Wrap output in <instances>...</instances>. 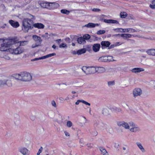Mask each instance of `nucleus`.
I'll return each mask as SVG.
<instances>
[{
    "mask_svg": "<svg viewBox=\"0 0 155 155\" xmlns=\"http://www.w3.org/2000/svg\"><path fill=\"white\" fill-rule=\"evenodd\" d=\"M13 77L15 79L23 82L30 81L32 79L31 74L25 71L21 72L18 74H14Z\"/></svg>",
    "mask_w": 155,
    "mask_h": 155,
    "instance_id": "f257e3e1",
    "label": "nucleus"
},
{
    "mask_svg": "<svg viewBox=\"0 0 155 155\" xmlns=\"http://www.w3.org/2000/svg\"><path fill=\"white\" fill-rule=\"evenodd\" d=\"M4 43L1 45L0 50L1 51H6L9 50V48L12 45L18 43V41L15 38L7 39L4 41Z\"/></svg>",
    "mask_w": 155,
    "mask_h": 155,
    "instance_id": "f03ea898",
    "label": "nucleus"
},
{
    "mask_svg": "<svg viewBox=\"0 0 155 155\" xmlns=\"http://www.w3.org/2000/svg\"><path fill=\"white\" fill-rule=\"evenodd\" d=\"M33 21L28 18H24L22 21V30L25 33L28 32V30L32 29L33 27Z\"/></svg>",
    "mask_w": 155,
    "mask_h": 155,
    "instance_id": "7ed1b4c3",
    "label": "nucleus"
},
{
    "mask_svg": "<svg viewBox=\"0 0 155 155\" xmlns=\"http://www.w3.org/2000/svg\"><path fill=\"white\" fill-rule=\"evenodd\" d=\"M15 78L13 75L10 77L5 79L0 80V87H11L13 85V81Z\"/></svg>",
    "mask_w": 155,
    "mask_h": 155,
    "instance_id": "20e7f679",
    "label": "nucleus"
},
{
    "mask_svg": "<svg viewBox=\"0 0 155 155\" xmlns=\"http://www.w3.org/2000/svg\"><path fill=\"white\" fill-rule=\"evenodd\" d=\"M130 126L131 127L130 128V130L132 132L137 133L140 131V128L136 124L132 122L129 123Z\"/></svg>",
    "mask_w": 155,
    "mask_h": 155,
    "instance_id": "39448f33",
    "label": "nucleus"
},
{
    "mask_svg": "<svg viewBox=\"0 0 155 155\" xmlns=\"http://www.w3.org/2000/svg\"><path fill=\"white\" fill-rule=\"evenodd\" d=\"M24 49L20 47L17 48L15 49L10 48L9 51L13 54H21L24 52Z\"/></svg>",
    "mask_w": 155,
    "mask_h": 155,
    "instance_id": "423d86ee",
    "label": "nucleus"
},
{
    "mask_svg": "<svg viewBox=\"0 0 155 155\" xmlns=\"http://www.w3.org/2000/svg\"><path fill=\"white\" fill-rule=\"evenodd\" d=\"M45 4V8L49 9L56 8L59 6V4L55 2H47Z\"/></svg>",
    "mask_w": 155,
    "mask_h": 155,
    "instance_id": "0eeeda50",
    "label": "nucleus"
},
{
    "mask_svg": "<svg viewBox=\"0 0 155 155\" xmlns=\"http://www.w3.org/2000/svg\"><path fill=\"white\" fill-rule=\"evenodd\" d=\"M18 152L22 155H29L30 151L26 148L21 147L18 149Z\"/></svg>",
    "mask_w": 155,
    "mask_h": 155,
    "instance_id": "6e6552de",
    "label": "nucleus"
},
{
    "mask_svg": "<svg viewBox=\"0 0 155 155\" xmlns=\"http://www.w3.org/2000/svg\"><path fill=\"white\" fill-rule=\"evenodd\" d=\"M112 112V107L109 108L106 107L104 108L102 110V114L105 116L110 115Z\"/></svg>",
    "mask_w": 155,
    "mask_h": 155,
    "instance_id": "1a4fd4ad",
    "label": "nucleus"
},
{
    "mask_svg": "<svg viewBox=\"0 0 155 155\" xmlns=\"http://www.w3.org/2000/svg\"><path fill=\"white\" fill-rule=\"evenodd\" d=\"M117 125L119 127L122 126L126 129H129L130 125L124 121H118L117 122Z\"/></svg>",
    "mask_w": 155,
    "mask_h": 155,
    "instance_id": "9d476101",
    "label": "nucleus"
},
{
    "mask_svg": "<svg viewBox=\"0 0 155 155\" xmlns=\"http://www.w3.org/2000/svg\"><path fill=\"white\" fill-rule=\"evenodd\" d=\"M134 97H136L138 96H140L142 93V91L140 88H136L133 91Z\"/></svg>",
    "mask_w": 155,
    "mask_h": 155,
    "instance_id": "9b49d317",
    "label": "nucleus"
},
{
    "mask_svg": "<svg viewBox=\"0 0 155 155\" xmlns=\"http://www.w3.org/2000/svg\"><path fill=\"white\" fill-rule=\"evenodd\" d=\"M55 55H56V54L55 53H51V54H50L46 55L41 57L34 59L32 60V61H36V60H41V59H45V58H48L49 57H51L53 56H54Z\"/></svg>",
    "mask_w": 155,
    "mask_h": 155,
    "instance_id": "f8f14e48",
    "label": "nucleus"
},
{
    "mask_svg": "<svg viewBox=\"0 0 155 155\" xmlns=\"http://www.w3.org/2000/svg\"><path fill=\"white\" fill-rule=\"evenodd\" d=\"M9 23L13 27L17 28L19 26V24L17 21H15L13 20H9Z\"/></svg>",
    "mask_w": 155,
    "mask_h": 155,
    "instance_id": "ddd939ff",
    "label": "nucleus"
},
{
    "mask_svg": "<svg viewBox=\"0 0 155 155\" xmlns=\"http://www.w3.org/2000/svg\"><path fill=\"white\" fill-rule=\"evenodd\" d=\"M116 36H120L123 37L124 39H126L127 38H130L132 35L129 34H119L115 35Z\"/></svg>",
    "mask_w": 155,
    "mask_h": 155,
    "instance_id": "4468645a",
    "label": "nucleus"
},
{
    "mask_svg": "<svg viewBox=\"0 0 155 155\" xmlns=\"http://www.w3.org/2000/svg\"><path fill=\"white\" fill-rule=\"evenodd\" d=\"M101 45L99 44H94L92 46V49L93 51L95 52L98 51L100 48Z\"/></svg>",
    "mask_w": 155,
    "mask_h": 155,
    "instance_id": "2eb2a0df",
    "label": "nucleus"
},
{
    "mask_svg": "<svg viewBox=\"0 0 155 155\" xmlns=\"http://www.w3.org/2000/svg\"><path fill=\"white\" fill-rule=\"evenodd\" d=\"M96 72L99 73H104L105 71V68L102 67L97 66L96 67Z\"/></svg>",
    "mask_w": 155,
    "mask_h": 155,
    "instance_id": "dca6fc26",
    "label": "nucleus"
},
{
    "mask_svg": "<svg viewBox=\"0 0 155 155\" xmlns=\"http://www.w3.org/2000/svg\"><path fill=\"white\" fill-rule=\"evenodd\" d=\"M144 70L141 68H135L131 70V71L133 73H137L141 71H144Z\"/></svg>",
    "mask_w": 155,
    "mask_h": 155,
    "instance_id": "f3484780",
    "label": "nucleus"
},
{
    "mask_svg": "<svg viewBox=\"0 0 155 155\" xmlns=\"http://www.w3.org/2000/svg\"><path fill=\"white\" fill-rule=\"evenodd\" d=\"M97 24H94L92 23H89L88 24L85 25L83 26V27H86L88 28H94L96 26H98Z\"/></svg>",
    "mask_w": 155,
    "mask_h": 155,
    "instance_id": "a211bd4d",
    "label": "nucleus"
},
{
    "mask_svg": "<svg viewBox=\"0 0 155 155\" xmlns=\"http://www.w3.org/2000/svg\"><path fill=\"white\" fill-rule=\"evenodd\" d=\"M95 72H96V67H88V73H87V74H91L94 73Z\"/></svg>",
    "mask_w": 155,
    "mask_h": 155,
    "instance_id": "6ab92c4d",
    "label": "nucleus"
},
{
    "mask_svg": "<svg viewBox=\"0 0 155 155\" xmlns=\"http://www.w3.org/2000/svg\"><path fill=\"white\" fill-rule=\"evenodd\" d=\"M136 144L139 149L142 153H144L145 152V150L140 143L137 142L136 143Z\"/></svg>",
    "mask_w": 155,
    "mask_h": 155,
    "instance_id": "aec40b11",
    "label": "nucleus"
},
{
    "mask_svg": "<svg viewBox=\"0 0 155 155\" xmlns=\"http://www.w3.org/2000/svg\"><path fill=\"white\" fill-rule=\"evenodd\" d=\"M33 39L39 43L40 44L41 43L42 40L41 38L36 35H34L32 37Z\"/></svg>",
    "mask_w": 155,
    "mask_h": 155,
    "instance_id": "412c9836",
    "label": "nucleus"
},
{
    "mask_svg": "<svg viewBox=\"0 0 155 155\" xmlns=\"http://www.w3.org/2000/svg\"><path fill=\"white\" fill-rule=\"evenodd\" d=\"M33 26L38 28H43L45 27L44 25L41 23H36L33 24Z\"/></svg>",
    "mask_w": 155,
    "mask_h": 155,
    "instance_id": "4be33fe9",
    "label": "nucleus"
},
{
    "mask_svg": "<svg viewBox=\"0 0 155 155\" xmlns=\"http://www.w3.org/2000/svg\"><path fill=\"white\" fill-rule=\"evenodd\" d=\"M104 21L107 23L117 24L118 23L117 21L113 19H105Z\"/></svg>",
    "mask_w": 155,
    "mask_h": 155,
    "instance_id": "5701e85b",
    "label": "nucleus"
},
{
    "mask_svg": "<svg viewBox=\"0 0 155 155\" xmlns=\"http://www.w3.org/2000/svg\"><path fill=\"white\" fill-rule=\"evenodd\" d=\"M80 102H82L86 105H87L88 106H90L91 104L90 103H88L87 102L83 100H78L77 101L75 102V104L76 105H78L79 104V103Z\"/></svg>",
    "mask_w": 155,
    "mask_h": 155,
    "instance_id": "b1692460",
    "label": "nucleus"
},
{
    "mask_svg": "<svg viewBox=\"0 0 155 155\" xmlns=\"http://www.w3.org/2000/svg\"><path fill=\"white\" fill-rule=\"evenodd\" d=\"M101 44L102 47H108L110 45V44L109 41H101Z\"/></svg>",
    "mask_w": 155,
    "mask_h": 155,
    "instance_id": "393cba45",
    "label": "nucleus"
},
{
    "mask_svg": "<svg viewBox=\"0 0 155 155\" xmlns=\"http://www.w3.org/2000/svg\"><path fill=\"white\" fill-rule=\"evenodd\" d=\"M14 121L15 124H17L20 121V117L18 114L15 115L14 117Z\"/></svg>",
    "mask_w": 155,
    "mask_h": 155,
    "instance_id": "a878e982",
    "label": "nucleus"
},
{
    "mask_svg": "<svg viewBox=\"0 0 155 155\" xmlns=\"http://www.w3.org/2000/svg\"><path fill=\"white\" fill-rule=\"evenodd\" d=\"M77 41L79 44H84L86 42V41L82 37H80L77 39Z\"/></svg>",
    "mask_w": 155,
    "mask_h": 155,
    "instance_id": "bb28decb",
    "label": "nucleus"
},
{
    "mask_svg": "<svg viewBox=\"0 0 155 155\" xmlns=\"http://www.w3.org/2000/svg\"><path fill=\"white\" fill-rule=\"evenodd\" d=\"M155 49H148L147 51V52L149 55L155 56Z\"/></svg>",
    "mask_w": 155,
    "mask_h": 155,
    "instance_id": "cd10ccee",
    "label": "nucleus"
},
{
    "mask_svg": "<svg viewBox=\"0 0 155 155\" xmlns=\"http://www.w3.org/2000/svg\"><path fill=\"white\" fill-rule=\"evenodd\" d=\"M100 150L101 152V154L103 155H109L107 151L104 148L101 147Z\"/></svg>",
    "mask_w": 155,
    "mask_h": 155,
    "instance_id": "c85d7f7f",
    "label": "nucleus"
},
{
    "mask_svg": "<svg viewBox=\"0 0 155 155\" xmlns=\"http://www.w3.org/2000/svg\"><path fill=\"white\" fill-rule=\"evenodd\" d=\"M107 56H102L99 58L98 61L100 62H107Z\"/></svg>",
    "mask_w": 155,
    "mask_h": 155,
    "instance_id": "c756f323",
    "label": "nucleus"
},
{
    "mask_svg": "<svg viewBox=\"0 0 155 155\" xmlns=\"http://www.w3.org/2000/svg\"><path fill=\"white\" fill-rule=\"evenodd\" d=\"M86 51V49L85 48H83L77 51V54L78 55H80L81 54L85 53Z\"/></svg>",
    "mask_w": 155,
    "mask_h": 155,
    "instance_id": "7c9ffc66",
    "label": "nucleus"
},
{
    "mask_svg": "<svg viewBox=\"0 0 155 155\" xmlns=\"http://www.w3.org/2000/svg\"><path fill=\"white\" fill-rule=\"evenodd\" d=\"M112 111H114L116 113L120 112L122 111L121 109L120 108L112 107Z\"/></svg>",
    "mask_w": 155,
    "mask_h": 155,
    "instance_id": "2f4dec72",
    "label": "nucleus"
},
{
    "mask_svg": "<svg viewBox=\"0 0 155 155\" xmlns=\"http://www.w3.org/2000/svg\"><path fill=\"white\" fill-rule=\"evenodd\" d=\"M127 14L125 12H122L120 13V17L122 18H125L127 16Z\"/></svg>",
    "mask_w": 155,
    "mask_h": 155,
    "instance_id": "473e14b6",
    "label": "nucleus"
},
{
    "mask_svg": "<svg viewBox=\"0 0 155 155\" xmlns=\"http://www.w3.org/2000/svg\"><path fill=\"white\" fill-rule=\"evenodd\" d=\"M88 68L86 67V66H84L82 67L81 68L85 73L87 74V73H88Z\"/></svg>",
    "mask_w": 155,
    "mask_h": 155,
    "instance_id": "72a5a7b5",
    "label": "nucleus"
},
{
    "mask_svg": "<svg viewBox=\"0 0 155 155\" xmlns=\"http://www.w3.org/2000/svg\"><path fill=\"white\" fill-rule=\"evenodd\" d=\"M61 12L62 13L65 14L66 15H68L70 13V12L69 11L64 9L61 10Z\"/></svg>",
    "mask_w": 155,
    "mask_h": 155,
    "instance_id": "f704fd0d",
    "label": "nucleus"
},
{
    "mask_svg": "<svg viewBox=\"0 0 155 155\" xmlns=\"http://www.w3.org/2000/svg\"><path fill=\"white\" fill-rule=\"evenodd\" d=\"M16 40H17L16 39H15ZM17 40L18 41V43H15L14 44H16L17 43H19V46H24L26 45V43L27 42V41H19Z\"/></svg>",
    "mask_w": 155,
    "mask_h": 155,
    "instance_id": "c9c22d12",
    "label": "nucleus"
},
{
    "mask_svg": "<svg viewBox=\"0 0 155 155\" xmlns=\"http://www.w3.org/2000/svg\"><path fill=\"white\" fill-rule=\"evenodd\" d=\"M85 141L86 140H85L83 139H81L80 140V143L82 146H83L85 145L86 143Z\"/></svg>",
    "mask_w": 155,
    "mask_h": 155,
    "instance_id": "e433bc0d",
    "label": "nucleus"
},
{
    "mask_svg": "<svg viewBox=\"0 0 155 155\" xmlns=\"http://www.w3.org/2000/svg\"><path fill=\"white\" fill-rule=\"evenodd\" d=\"M107 62H110V61H112L113 59V57L112 56H107Z\"/></svg>",
    "mask_w": 155,
    "mask_h": 155,
    "instance_id": "4c0bfd02",
    "label": "nucleus"
},
{
    "mask_svg": "<svg viewBox=\"0 0 155 155\" xmlns=\"http://www.w3.org/2000/svg\"><path fill=\"white\" fill-rule=\"evenodd\" d=\"M83 38L84 40H88L90 38V36L88 34H86L83 36Z\"/></svg>",
    "mask_w": 155,
    "mask_h": 155,
    "instance_id": "58836bf2",
    "label": "nucleus"
},
{
    "mask_svg": "<svg viewBox=\"0 0 155 155\" xmlns=\"http://www.w3.org/2000/svg\"><path fill=\"white\" fill-rule=\"evenodd\" d=\"M72 126V123L70 121H68L67 123V126L69 127H70Z\"/></svg>",
    "mask_w": 155,
    "mask_h": 155,
    "instance_id": "ea45409f",
    "label": "nucleus"
},
{
    "mask_svg": "<svg viewBox=\"0 0 155 155\" xmlns=\"http://www.w3.org/2000/svg\"><path fill=\"white\" fill-rule=\"evenodd\" d=\"M115 84L114 81H111L108 82V84L109 86L114 85Z\"/></svg>",
    "mask_w": 155,
    "mask_h": 155,
    "instance_id": "a19ab883",
    "label": "nucleus"
},
{
    "mask_svg": "<svg viewBox=\"0 0 155 155\" xmlns=\"http://www.w3.org/2000/svg\"><path fill=\"white\" fill-rule=\"evenodd\" d=\"M105 31L104 30H100L97 31V34L98 35H101L105 33Z\"/></svg>",
    "mask_w": 155,
    "mask_h": 155,
    "instance_id": "79ce46f5",
    "label": "nucleus"
},
{
    "mask_svg": "<svg viewBox=\"0 0 155 155\" xmlns=\"http://www.w3.org/2000/svg\"><path fill=\"white\" fill-rule=\"evenodd\" d=\"M115 31L117 32H122V30H124V29L121 28H117L113 29Z\"/></svg>",
    "mask_w": 155,
    "mask_h": 155,
    "instance_id": "37998d69",
    "label": "nucleus"
},
{
    "mask_svg": "<svg viewBox=\"0 0 155 155\" xmlns=\"http://www.w3.org/2000/svg\"><path fill=\"white\" fill-rule=\"evenodd\" d=\"M59 47L60 48H67V46L66 44L64 43H62L60 45Z\"/></svg>",
    "mask_w": 155,
    "mask_h": 155,
    "instance_id": "c03bdc74",
    "label": "nucleus"
},
{
    "mask_svg": "<svg viewBox=\"0 0 155 155\" xmlns=\"http://www.w3.org/2000/svg\"><path fill=\"white\" fill-rule=\"evenodd\" d=\"M135 31H135L134 29L132 28H129L127 29V32L132 33L134 32Z\"/></svg>",
    "mask_w": 155,
    "mask_h": 155,
    "instance_id": "a18cd8bd",
    "label": "nucleus"
},
{
    "mask_svg": "<svg viewBox=\"0 0 155 155\" xmlns=\"http://www.w3.org/2000/svg\"><path fill=\"white\" fill-rule=\"evenodd\" d=\"M91 134L93 136H95L97 135V132L96 131L94 130L92 132Z\"/></svg>",
    "mask_w": 155,
    "mask_h": 155,
    "instance_id": "49530a36",
    "label": "nucleus"
},
{
    "mask_svg": "<svg viewBox=\"0 0 155 155\" xmlns=\"http://www.w3.org/2000/svg\"><path fill=\"white\" fill-rule=\"evenodd\" d=\"M43 150V148L42 147H41L39 149V150L37 153V155H39L41 153L42 150Z\"/></svg>",
    "mask_w": 155,
    "mask_h": 155,
    "instance_id": "de8ad7c7",
    "label": "nucleus"
},
{
    "mask_svg": "<svg viewBox=\"0 0 155 155\" xmlns=\"http://www.w3.org/2000/svg\"><path fill=\"white\" fill-rule=\"evenodd\" d=\"M51 104L52 106H53V107H57L56 104L55 102V101H54L53 100L51 101Z\"/></svg>",
    "mask_w": 155,
    "mask_h": 155,
    "instance_id": "09e8293b",
    "label": "nucleus"
},
{
    "mask_svg": "<svg viewBox=\"0 0 155 155\" xmlns=\"http://www.w3.org/2000/svg\"><path fill=\"white\" fill-rule=\"evenodd\" d=\"M151 85L155 88V81H151L150 82Z\"/></svg>",
    "mask_w": 155,
    "mask_h": 155,
    "instance_id": "8fccbe9b",
    "label": "nucleus"
},
{
    "mask_svg": "<svg viewBox=\"0 0 155 155\" xmlns=\"http://www.w3.org/2000/svg\"><path fill=\"white\" fill-rule=\"evenodd\" d=\"M39 45V44H33L32 45L31 47L32 48H34L38 46Z\"/></svg>",
    "mask_w": 155,
    "mask_h": 155,
    "instance_id": "3c124183",
    "label": "nucleus"
},
{
    "mask_svg": "<svg viewBox=\"0 0 155 155\" xmlns=\"http://www.w3.org/2000/svg\"><path fill=\"white\" fill-rule=\"evenodd\" d=\"M64 133L66 136L70 137V134L69 133H68V132L67 131H64Z\"/></svg>",
    "mask_w": 155,
    "mask_h": 155,
    "instance_id": "603ef678",
    "label": "nucleus"
},
{
    "mask_svg": "<svg viewBox=\"0 0 155 155\" xmlns=\"http://www.w3.org/2000/svg\"><path fill=\"white\" fill-rule=\"evenodd\" d=\"M92 11L95 12H98L100 11V9L99 8H94L92 9Z\"/></svg>",
    "mask_w": 155,
    "mask_h": 155,
    "instance_id": "864d4df0",
    "label": "nucleus"
},
{
    "mask_svg": "<svg viewBox=\"0 0 155 155\" xmlns=\"http://www.w3.org/2000/svg\"><path fill=\"white\" fill-rule=\"evenodd\" d=\"M28 17L30 18L31 19H35V17L33 15L29 14L28 15Z\"/></svg>",
    "mask_w": 155,
    "mask_h": 155,
    "instance_id": "5fc2aeb1",
    "label": "nucleus"
},
{
    "mask_svg": "<svg viewBox=\"0 0 155 155\" xmlns=\"http://www.w3.org/2000/svg\"><path fill=\"white\" fill-rule=\"evenodd\" d=\"M82 120L84 122V124H85V123H86V118L84 117Z\"/></svg>",
    "mask_w": 155,
    "mask_h": 155,
    "instance_id": "6e6d98bb",
    "label": "nucleus"
},
{
    "mask_svg": "<svg viewBox=\"0 0 155 155\" xmlns=\"http://www.w3.org/2000/svg\"><path fill=\"white\" fill-rule=\"evenodd\" d=\"M56 41L57 42L58 44L60 43V42L61 41V39H58L56 40Z\"/></svg>",
    "mask_w": 155,
    "mask_h": 155,
    "instance_id": "4d7b16f0",
    "label": "nucleus"
},
{
    "mask_svg": "<svg viewBox=\"0 0 155 155\" xmlns=\"http://www.w3.org/2000/svg\"><path fill=\"white\" fill-rule=\"evenodd\" d=\"M122 44V43H120V42H117L115 43V45L116 46H118Z\"/></svg>",
    "mask_w": 155,
    "mask_h": 155,
    "instance_id": "13d9d810",
    "label": "nucleus"
},
{
    "mask_svg": "<svg viewBox=\"0 0 155 155\" xmlns=\"http://www.w3.org/2000/svg\"><path fill=\"white\" fill-rule=\"evenodd\" d=\"M87 145H88V147H92L93 145V144H91V143H90L89 144H87Z\"/></svg>",
    "mask_w": 155,
    "mask_h": 155,
    "instance_id": "bf43d9fd",
    "label": "nucleus"
},
{
    "mask_svg": "<svg viewBox=\"0 0 155 155\" xmlns=\"http://www.w3.org/2000/svg\"><path fill=\"white\" fill-rule=\"evenodd\" d=\"M124 30H122V32H127V29H123Z\"/></svg>",
    "mask_w": 155,
    "mask_h": 155,
    "instance_id": "052dcab7",
    "label": "nucleus"
},
{
    "mask_svg": "<svg viewBox=\"0 0 155 155\" xmlns=\"http://www.w3.org/2000/svg\"><path fill=\"white\" fill-rule=\"evenodd\" d=\"M74 85L75 87H78L79 85L78 84H76L75 83H74Z\"/></svg>",
    "mask_w": 155,
    "mask_h": 155,
    "instance_id": "680f3d73",
    "label": "nucleus"
},
{
    "mask_svg": "<svg viewBox=\"0 0 155 155\" xmlns=\"http://www.w3.org/2000/svg\"><path fill=\"white\" fill-rule=\"evenodd\" d=\"M52 47L54 49H55L56 48V46L55 45H53L52 46Z\"/></svg>",
    "mask_w": 155,
    "mask_h": 155,
    "instance_id": "e2e57ef3",
    "label": "nucleus"
},
{
    "mask_svg": "<svg viewBox=\"0 0 155 155\" xmlns=\"http://www.w3.org/2000/svg\"><path fill=\"white\" fill-rule=\"evenodd\" d=\"M71 93L73 94H75L76 93V92L75 91H72L71 92Z\"/></svg>",
    "mask_w": 155,
    "mask_h": 155,
    "instance_id": "0e129e2a",
    "label": "nucleus"
},
{
    "mask_svg": "<svg viewBox=\"0 0 155 155\" xmlns=\"http://www.w3.org/2000/svg\"><path fill=\"white\" fill-rule=\"evenodd\" d=\"M153 140L154 142L155 143V136L153 137Z\"/></svg>",
    "mask_w": 155,
    "mask_h": 155,
    "instance_id": "69168bd1",
    "label": "nucleus"
},
{
    "mask_svg": "<svg viewBox=\"0 0 155 155\" xmlns=\"http://www.w3.org/2000/svg\"><path fill=\"white\" fill-rule=\"evenodd\" d=\"M72 45L73 46H74L75 45V44L74 43H72Z\"/></svg>",
    "mask_w": 155,
    "mask_h": 155,
    "instance_id": "338daca9",
    "label": "nucleus"
},
{
    "mask_svg": "<svg viewBox=\"0 0 155 155\" xmlns=\"http://www.w3.org/2000/svg\"><path fill=\"white\" fill-rule=\"evenodd\" d=\"M69 98L68 97H67L65 99V100H68L69 99Z\"/></svg>",
    "mask_w": 155,
    "mask_h": 155,
    "instance_id": "774afa93",
    "label": "nucleus"
}]
</instances>
